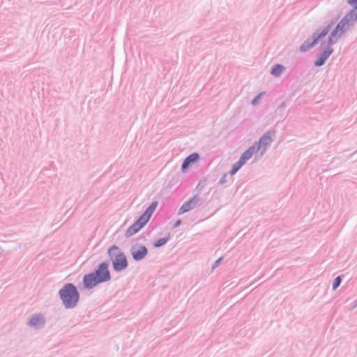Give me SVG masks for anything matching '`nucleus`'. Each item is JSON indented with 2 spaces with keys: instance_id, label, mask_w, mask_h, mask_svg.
Returning <instances> with one entry per match:
<instances>
[{
  "instance_id": "obj_25",
  "label": "nucleus",
  "mask_w": 357,
  "mask_h": 357,
  "mask_svg": "<svg viewBox=\"0 0 357 357\" xmlns=\"http://www.w3.org/2000/svg\"><path fill=\"white\" fill-rule=\"evenodd\" d=\"M182 221L181 219H178L172 225V229H175L178 227H179L181 224Z\"/></svg>"
},
{
  "instance_id": "obj_13",
  "label": "nucleus",
  "mask_w": 357,
  "mask_h": 357,
  "mask_svg": "<svg viewBox=\"0 0 357 357\" xmlns=\"http://www.w3.org/2000/svg\"><path fill=\"white\" fill-rule=\"evenodd\" d=\"M158 202L157 201L153 202L144 211L142 214H141L139 217H140L144 222L146 223L151 219L152 215L153 214L155 210L158 206Z\"/></svg>"
},
{
  "instance_id": "obj_15",
  "label": "nucleus",
  "mask_w": 357,
  "mask_h": 357,
  "mask_svg": "<svg viewBox=\"0 0 357 357\" xmlns=\"http://www.w3.org/2000/svg\"><path fill=\"white\" fill-rule=\"evenodd\" d=\"M255 151V144L250 146L247 150H245L240 156L238 161L242 163L243 165L247 162L248 160H250L254 152Z\"/></svg>"
},
{
  "instance_id": "obj_4",
  "label": "nucleus",
  "mask_w": 357,
  "mask_h": 357,
  "mask_svg": "<svg viewBox=\"0 0 357 357\" xmlns=\"http://www.w3.org/2000/svg\"><path fill=\"white\" fill-rule=\"evenodd\" d=\"M107 255L111 261L113 270L120 273L128 267V261L126 254L116 245H111L107 250Z\"/></svg>"
},
{
  "instance_id": "obj_10",
  "label": "nucleus",
  "mask_w": 357,
  "mask_h": 357,
  "mask_svg": "<svg viewBox=\"0 0 357 357\" xmlns=\"http://www.w3.org/2000/svg\"><path fill=\"white\" fill-rule=\"evenodd\" d=\"M199 201V198L197 195H194L180 207L178 211V215H182L193 209Z\"/></svg>"
},
{
  "instance_id": "obj_24",
  "label": "nucleus",
  "mask_w": 357,
  "mask_h": 357,
  "mask_svg": "<svg viewBox=\"0 0 357 357\" xmlns=\"http://www.w3.org/2000/svg\"><path fill=\"white\" fill-rule=\"evenodd\" d=\"M223 257H220L217 260H215L212 265V269H215L216 267H218Z\"/></svg>"
},
{
  "instance_id": "obj_26",
  "label": "nucleus",
  "mask_w": 357,
  "mask_h": 357,
  "mask_svg": "<svg viewBox=\"0 0 357 357\" xmlns=\"http://www.w3.org/2000/svg\"><path fill=\"white\" fill-rule=\"evenodd\" d=\"M285 107V102L282 101L278 106V109H283Z\"/></svg>"
},
{
  "instance_id": "obj_8",
  "label": "nucleus",
  "mask_w": 357,
  "mask_h": 357,
  "mask_svg": "<svg viewBox=\"0 0 357 357\" xmlns=\"http://www.w3.org/2000/svg\"><path fill=\"white\" fill-rule=\"evenodd\" d=\"M148 249L144 245L139 246H132L130 253L134 261H139L144 259L148 255Z\"/></svg>"
},
{
  "instance_id": "obj_21",
  "label": "nucleus",
  "mask_w": 357,
  "mask_h": 357,
  "mask_svg": "<svg viewBox=\"0 0 357 357\" xmlns=\"http://www.w3.org/2000/svg\"><path fill=\"white\" fill-rule=\"evenodd\" d=\"M229 173H225L221 176L220 179L218 181L219 185H224L227 181V176Z\"/></svg>"
},
{
  "instance_id": "obj_23",
  "label": "nucleus",
  "mask_w": 357,
  "mask_h": 357,
  "mask_svg": "<svg viewBox=\"0 0 357 357\" xmlns=\"http://www.w3.org/2000/svg\"><path fill=\"white\" fill-rule=\"evenodd\" d=\"M264 94L263 92L259 93L257 96H256L251 101V104L252 105H257L258 102H259V98H261V96H262Z\"/></svg>"
},
{
  "instance_id": "obj_5",
  "label": "nucleus",
  "mask_w": 357,
  "mask_h": 357,
  "mask_svg": "<svg viewBox=\"0 0 357 357\" xmlns=\"http://www.w3.org/2000/svg\"><path fill=\"white\" fill-rule=\"evenodd\" d=\"M353 27L354 23L347 12L329 33L328 37L329 44H336L343 34Z\"/></svg>"
},
{
  "instance_id": "obj_7",
  "label": "nucleus",
  "mask_w": 357,
  "mask_h": 357,
  "mask_svg": "<svg viewBox=\"0 0 357 357\" xmlns=\"http://www.w3.org/2000/svg\"><path fill=\"white\" fill-rule=\"evenodd\" d=\"M275 130L274 129H271L266 131L259 139L258 142H255V145L257 144V146L255 148L257 152H258L261 147H264V150L261 152V155H264V152L266 150L267 146H268L271 143L273 142V137L275 135Z\"/></svg>"
},
{
  "instance_id": "obj_19",
  "label": "nucleus",
  "mask_w": 357,
  "mask_h": 357,
  "mask_svg": "<svg viewBox=\"0 0 357 357\" xmlns=\"http://www.w3.org/2000/svg\"><path fill=\"white\" fill-rule=\"evenodd\" d=\"M342 275L337 276L333 281L332 289L336 290L341 284L342 281Z\"/></svg>"
},
{
  "instance_id": "obj_14",
  "label": "nucleus",
  "mask_w": 357,
  "mask_h": 357,
  "mask_svg": "<svg viewBox=\"0 0 357 357\" xmlns=\"http://www.w3.org/2000/svg\"><path fill=\"white\" fill-rule=\"evenodd\" d=\"M306 61L303 59L296 58L291 71L294 73H302L305 70Z\"/></svg>"
},
{
  "instance_id": "obj_1",
  "label": "nucleus",
  "mask_w": 357,
  "mask_h": 357,
  "mask_svg": "<svg viewBox=\"0 0 357 357\" xmlns=\"http://www.w3.org/2000/svg\"><path fill=\"white\" fill-rule=\"evenodd\" d=\"M109 266V261L105 260L100 263L92 272L84 275L82 279L84 289L90 290L100 284L109 281L111 273Z\"/></svg>"
},
{
  "instance_id": "obj_2",
  "label": "nucleus",
  "mask_w": 357,
  "mask_h": 357,
  "mask_svg": "<svg viewBox=\"0 0 357 357\" xmlns=\"http://www.w3.org/2000/svg\"><path fill=\"white\" fill-rule=\"evenodd\" d=\"M340 15L336 16L335 18L332 19L328 24L324 26L323 29H317L312 35V36L307 39H306L299 47V52H307L312 50L314 47H315L319 42L321 41L323 38H324L329 31L332 29V27L335 25V24L339 20Z\"/></svg>"
},
{
  "instance_id": "obj_18",
  "label": "nucleus",
  "mask_w": 357,
  "mask_h": 357,
  "mask_svg": "<svg viewBox=\"0 0 357 357\" xmlns=\"http://www.w3.org/2000/svg\"><path fill=\"white\" fill-rule=\"evenodd\" d=\"M243 166V165L242 163H241L238 160L234 163L232 167H231V170L229 171V174H230L231 176H234V174H236L238 171Z\"/></svg>"
},
{
  "instance_id": "obj_9",
  "label": "nucleus",
  "mask_w": 357,
  "mask_h": 357,
  "mask_svg": "<svg viewBox=\"0 0 357 357\" xmlns=\"http://www.w3.org/2000/svg\"><path fill=\"white\" fill-rule=\"evenodd\" d=\"M147 223L144 222L140 217L127 229L125 236L127 238L131 237L141 230Z\"/></svg>"
},
{
  "instance_id": "obj_3",
  "label": "nucleus",
  "mask_w": 357,
  "mask_h": 357,
  "mask_svg": "<svg viewBox=\"0 0 357 357\" xmlns=\"http://www.w3.org/2000/svg\"><path fill=\"white\" fill-rule=\"evenodd\" d=\"M58 295L66 309L75 308L80 298L77 287L73 283L65 284L59 289Z\"/></svg>"
},
{
  "instance_id": "obj_22",
  "label": "nucleus",
  "mask_w": 357,
  "mask_h": 357,
  "mask_svg": "<svg viewBox=\"0 0 357 357\" xmlns=\"http://www.w3.org/2000/svg\"><path fill=\"white\" fill-rule=\"evenodd\" d=\"M347 3L353 7L351 10H356L357 11V0H347Z\"/></svg>"
},
{
  "instance_id": "obj_20",
  "label": "nucleus",
  "mask_w": 357,
  "mask_h": 357,
  "mask_svg": "<svg viewBox=\"0 0 357 357\" xmlns=\"http://www.w3.org/2000/svg\"><path fill=\"white\" fill-rule=\"evenodd\" d=\"M356 11V10H350L348 12V14L354 23V26L355 25L356 21H357V13Z\"/></svg>"
},
{
  "instance_id": "obj_27",
  "label": "nucleus",
  "mask_w": 357,
  "mask_h": 357,
  "mask_svg": "<svg viewBox=\"0 0 357 357\" xmlns=\"http://www.w3.org/2000/svg\"><path fill=\"white\" fill-rule=\"evenodd\" d=\"M356 306H357V298L354 301V307H356Z\"/></svg>"
},
{
  "instance_id": "obj_12",
  "label": "nucleus",
  "mask_w": 357,
  "mask_h": 357,
  "mask_svg": "<svg viewBox=\"0 0 357 357\" xmlns=\"http://www.w3.org/2000/svg\"><path fill=\"white\" fill-rule=\"evenodd\" d=\"M45 324V319L43 314H35L31 316L29 319L28 325L38 329L44 326Z\"/></svg>"
},
{
  "instance_id": "obj_6",
  "label": "nucleus",
  "mask_w": 357,
  "mask_h": 357,
  "mask_svg": "<svg viewBox=\"0 0 357 357\" xmlns=\"http://www.w3.org/2000/svg\"><path fill=\"white\" fill-rule=\"evenodd\" d=\"M333 45L329 44L328 38L326 45L324 47H321L316 55V59L314 61V66L315 67H321L326 63L328 59L334 52L333 49L332 48Z\"/></svg>"
},
{
  "instance_id": "obj_17",
  "label": "nucleus",
  "mask_w": 357,
  "mask_h": 357,
  "mask_svg": "<svg viewBox=\"0 0 357 357\" xmlns=\"http://www.w3.org/2000/svg\"><path fill=\"white\" fill-rule=\"evenodd\" d=\"M170 239V234L167 233L166 236L163 238H160L157 241H154L153 247L154 248H160L165 245Z\"/></svg>"
},
{
  "instance_id": "obj_11",
  "label": "nucleus",
  "mask_w": 357,
  "mask_h": 357,
  "mask_svg": "<svg viewBox=\"0 0 357 357\" xmlns=\"http://www.w3.org/2000/svg\"><path fill=\"white\" fill-rule=\"evenodd\" d=\"M200 158V155L198 153H192L188 155L181 164V171L185 172L190 165L197 162Z\"/></svg>"
},
{
  "instance_id": "obj_16",
  "label": "nucleus",
  "mask_w": 357,
  "mask_h": 357,
  "mask_svg": "<svg viewBox=\"0 0 357 357\" xmlns=\"http://www.w3.org/2000/svg\"><path fill=\"white\" fill-rule=\"evenodd\" d=\"M285 67L282 64H275L271 70V74L275 77H280L284 71Z\"/></svg>"
}]
</instances>
